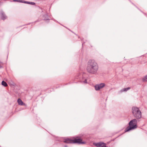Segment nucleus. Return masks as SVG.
Returning <instances> with one entry per match:
<instances>
[{"label":"nucleus","mask_w":147,"mask_h":147,"mask_svg":"<svg viewBox=\"0 0 147 147\" xmlns=\"http://www.w3.org/2000/svg\"><path fill=\"white\" fill-rule=\"evenodd\" d=\"M131 112L133 116L135 118L131 120L128 123L129 126L125 129V132H129L136 129L138 126V121L142 118V113L138 108L136 107H133Z\"/></svg>","instance_id":"1"},{"label":"nucleus","mask_w":147,"mask_h":147,"mask_svg":"<svg viewBox=\"0 0 147 147\" xmlns=\"http://www.w3.org/2000/svg\"><path fill=\"white\" fill-rule=\"evenodd\" d=\"M77 139L72 140L69 138H61L57 137L56 140L60 142H63L67 144H84L86 143L85 141H83V140L85 138V136L84 134H81L79 136L76 137Z\"/></svg>","instance_id":"2"},{"label":"nucleus","mask_w":147,"mask_h":147,"mask_svg":"<svg viewBox=\"0 0 147 147\" xmlns=\"http://www.w3.org/2000/svg\"><path fill=\"white\" fill-rule=\"evenodd\" d=\"M86 69L88 74L96 75L98 73L99 65L96 61L94 59H90L87 62Z\"/></svg>","instance_id":"3"},{"label":"nucleus","mask_w":147,"mask_h":147,"mask_svg":"<svg viewBox=\"0 0 147 147\" xmlns=\"http://www.w3.org/2000/svg\"><path fill=\"white\" fill-rule=\"evenodd\" d=\"M76 78L79 79L81 82L84 84L88 83L87 80L88 78L87 74L85 73H83L82 74L80 72L78 73L77 74Z\"/></svg>","instance_id":"4"},{"label":"nucleus","mask_w":147,"mask_h":147,"mask_svg":"<svg viewBox=\"0 0 147 147\" xmlns=\"http://www.w3.org/2000/svg\"><path fill=\"white\" fill-rule=\"evenodd\" d=\"M0 15L1 19L3 20H4L7 18V17L5 15V13L2 10H1L0 11Z\"/></svg>","instance_id":"5"},{"label":"nucleus","mask_w":147,"mask_h":147,"mask_svg":"<svg viewBox=\"0 0 147 147\" xmlns=\"http://www.w3.org/2000/svg\"><path fill=\"white\" fill-rule=\"evenodd\" d=\"M93 144L97 147H101L105 143L102 142H99L98 143H94Z\"/></svg>","instance_id":"6"},{"label":"nucleus","mask_w":147,"mask_h":147,"mask_svg":"<svg viewBox=\"0 0 147 147\" xmlns=\"http://www.w3.org/2000/svg\"><path fill=\"white\" fill-rule=\"evenodd\" d=\"M17 102L19 105L23 106L25 105L26 104L25 103H24L22 100L20 99L19 98L17 100Z\"/></svg>","instance_id":"7"},{"label":"nucleus","mask_w":147,"mask_h":147,"mask_svg":"<svg viewBox=\"0 0 147 147\" xmlns=\"http://www.w3.org/2000/svg\"><path fill=\"white\" fill-rule=\"evenodd\" d=\"M130 89V88L129 87H128L126 88H124L123 89H122L119 92L120 93H122L123 92H127V90H129Z\"/></svg>","instance_id":"8"},{"label":"nucleus","mask_w":147,"mask_h":147,"mask_svg":"<svg viewBox=\"0 0 147 147\" xmlns=\"http://www.w3.org/2000/svg\"><path fill=\"white\" fill-rule=\"evenodd\" d=\"M43 20H49V16L47 13L43 15Z\"/></svg>","instance_id":"9"},{"label":"nucleus","mask_w":147,"mask_h":147,"mask_svg":"<svg viewBox=\"0 0 147 147\" xmlns=\"http://www.w3.org/2000/svg\"><path fill=\"white\" fill-rule=\"evenodd\" d=\"M94 87L95 90L97 91L101 89L98 84H97L95 85Z\"/></svg>","instance_id":"10"},{"label":"nucleus","mask_w":147,"mask_h":147,"mask_svg":"<svg viewBox=\"0 0 147 147\" xmlns=\"http://www.w3.org/2000/svg\"><path fill=\"white\" fill-rule=\"evenodd\" d=\"M1 84L2 85L5 87H6L8 86L6 82L4 81H2L1 82Z\"/></svg>","instance_id":"11"},{"label":"nucleus","mask_w":147,"mask_h":147,"mask_svg":"<svg viewBox=\"0 0 147 147\" xmlns=\"http://www.w3.org/2000/svg\"><path fill=\"white\" fill-rule=\"evenodd\" d=\"M142 81L145 82H147V75L144 76L142 79Z\"/></svg>","instance_id":"12"},{"label":"nucleus","mask_w":147,"mask_h":147,"mask_svg":"<svg viewBox=\"0 0 147 147\" xmlns=\"http://www.w3.org/2000/svg\"><path fill=\"white\" fill-rule=\"evenodd\" d=\"M101 88H102L105 86V84L104 83H101L99 84H98Z\"/></svg>","instance_id":"13"},{"label":"nucleus","mask_w":147,"mask_h":147,"mask_svg":"<svg viewBox=\"0 0 147 147\" xmlns=\"http://www.w3.org/2000/svg\"><path fill=\"white\" fill-rule=\"evenodd\" d=\"M21 3H24L27 4H29V1H26L24 0H22L21 1H20Z\"/></svg>","instance_id":"14"},{"label":"nucleus","mask_w":147,"mask_h":147,"mask_svg":"<svg viewBox=\"0 0 147 147\" xmlns=\"http://www.w3.org/2000/svg\"><path fill=\"white\" fill-rule=\"evenodd\" d=\"M36 3L34 2L29 1V4H30L32 5H34Z\"/></svg>","instance_id":"15"},{"label":"nucleus","mask_w":147,"mask_h":147,"mask_svg":"<svg viewBox=\"0 0 147 147\" xmlns=\"http://www.w3.org/2000/svg\"><path fill=\"white\" fill-rule=\"evenodd\" d=\"M22 0H13V1L14 2H18L21 3L20 1H21Z\"/></svg>","instance_id":"16"},{"label":"nucleus","mask_w":147,"mask_h":147,"mask_svg":"<svg viewBox=\"0 0 147 147\" xmlns=\"http://www.w3.org/2000/svg\"><path fill=\"white\" fill-rule=\"evenodd\" d=\"M101 147H107L106 145V144L105 143V145L103 144Z\"/></svg>","instance_id":"17"},{"label":"nucleus","mask_w":147,"mask_h":147,"mask_svg":"<svg viewBox=\"0 0 147 147\" xmlns=\"http://www.w3.org/2000/svg\"><path fill=\"white\" fill-rule=\"evenodd\" d=\"M40 21V20H37L34 22V23H36V22H39Z\"/></svg>","instance_id":"18"},{"label":"nucleus","mask_w":147,"mask_h":147,"mask_svg":"<svg viewBox=\"0 0 147 147\" xmlns=\"http://www.w3.org/2000/svg\"><path fill=\"white\" fill-rule=\"evenodd\" d=\"M64 147H68V146L67 145H65L64 146Z\"/></svg>","instance_id":"19"},{"label":"nucleus","mask_w":147,"mask_h":147,"mask_svg":"<svg viewBox=\"0 0 147 147\" xmlns=\"http://www.w3.org/2000/svg\"><path fill=\"white\" fill-rule=\"evenodd\" d=\"M1 67H2V66L0 64V68H1Z\"/></svg>","instance_id":"20"},{"label":"nucleus","mask_w":147,"mask_h":147,"mask_svg":"<svg viewBox=\"0 0 147 147\" xmlns=\"http://www.w3.org/2000/svg\"><path fill=\"white\" fill-rule=\"evenodd\" d=\"M30 24V23H29V24H27V25Z\"/></svg>","instance_id":"21"},{"label":"nucleus","mask_w":147,"mask_h":147,"mask_svg":"<svg viewBox=\"0 0 147 147\" xmlns=\"http://www.w3.org/2000/svg\"><path fill=\"white\" fill-rule=\"evenodd\" d=\"M144 15H146V13H144Z\"/></svg>","instance_id":"22"},{"label":"nucleus","mask_w":147,"mask_h":147,"mask_svg":"<svg viewBox=\"0 0 147 147\" xmlns=\"http://www.w3.org/2000/svg\"><path fill=\"white\" fill-rule=\"evenodd\" d=\"M83 44H82V46H83Z\"/></svg>","instance_id":"23"},{"label":"nucleus","mask_w":147,"mask_h":147,"mask_svg":"<svg viewBox=\"0 0 147 147\" xmlns=\"http://www.w3.org/2000/svg\"><path fill=\"white\" fill-rule=\"evenodd\" d=\"M64 27H65V26H64ZM65 28H67V27H65Z\"/></svg>","instance_id":"24"},{"label":"nucleus","mask_w":147,"mask_h":147,"mask_svg":"<svg viewBox=\"0 0 147 147\" xmlns=\"http://www.w3.org/2000/svg\"><path fill=\"white\" fill-rule=\"evenodd\" d=\"M61 25H62L63 26V25H62V24H61Z\"/></svg>","instance_id":"25"}]
</instances>
